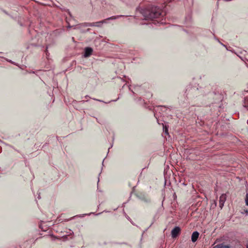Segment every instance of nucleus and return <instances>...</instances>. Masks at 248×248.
Instances as JSON below:
<instances>
[{"label": "nucleus", "instance_id": "obj_1", "mask_svg": "<svg viewBox=\"0 0 248 248\" xmlns=\"http://www.w3.org/2000/svg\"><path fill=\"white\" fill-rule=\"evenodd\" d=\"M140 12L145 20L158 18L161 14L160 10L156 7H152L150 9H141Z\"/></svg>", "mask_w": 248, "mask_h": 248}, {"label": "nucleus", "instance_id": "obj_2", "mask_svg": "<svg viewBox=\"0 0 248 248\" xmlns=\"http://www.w3.org/2000/svg\"><path fill=\"white\" fill-rule=\"evenodd\" d=\"M121 16H121V15L117 16H112L108 18L106 20H102V21H100L99 22L91 23H85V26H86V27H93V26L101 27L103 23H107V22H106L107 20L116 19L119 18V17H120Z\"/></svg>", "mask_w": 248, "mask_h": 248}, {"label": "nucleus", "instance_id": "obj_3", "mask_svg": "<svg viewBox=\"0 0 248 248\" xmlns=\"http://www.w3.org/2000/svg\"><path fill=\"white\" fill-rule=\"evenodd\" d=\"M180 230V228L179 227H175L174 228H173L171 232L172 237H176L177 235L179 234Z\"/></svg>", "mask_w": 248, "mask_h": 248}, {"label": "nucleus", "instance_id": "obj_4", "mask_svg": "<svg viewBox=\"0 0 248 248\" xmlns=\"http://www.w3.org/2000/svg\"><path fill=\"white\" fill-rule=\"evenodd\" d=\"M226 196L225 194H222L219 198V207L222 208L223 206H224V204L226 201Z\"/></svg>", "mask_w": 248, "mask_h": 248}, {"label": "nucleus", "instance_id": "obj_5", "mask_svg": "<svg viewBox=\"0 0 248 248\" xmlns=\"http://www.w3.org/2000/svg\"><path fill=\"white\" fill-rule=\"evenodd\" d=\"M93 49L91 47H87L85 48V53L84 56L85 57H88L91 55L93 52Z\"/></svg>", "mask_w": 248, "mask_h": 248}, {"label": "nucleus", "instance_id": "obj_6", "mask_svg": "<svg viewBox=\"0 0 248 248\" xmlns=\"http://www.w3.org/2000/svg\"><path fill=\"white\" fill-rule=\"evenodd\" d=\"M199 236V233L198 232H194L192 233V236H191V241L193 242H196Z\"/></svg>", "mask_w": 248, "mask_h": 248}, {"label": "nucleus", "instance_id": "obj_7", "mask_svg": "<svg viewBox=\"0 0 248 248\" xmlns=\"http://www.w3.org/2000/svg\"><path fill=\"white\" fill-rule=\"evenodd\" d=\"M213 248H230V247L228 246L223 245V244H219L215 246Z\"/></svg>", "mask_w": 248, "mask_h": 248}, {"label": "nucleus", "instance_id": "obj_8", "mask_svg": "<svg viewBox=\"0 0 248 248\" xmlns=\"http://www.w3.org/2000/svg\"><path fill=\"white\" fill-rule=\"evenodd\" d=\"M163 130L166 134H168V129L166 125L163 126Z\"/></svg>", "mask_w": 248, "mask_h": 248}, {"label": "nucleus", "instance_id": "obj_9", "mask_svg": "<svg viewBox=\"0 0 248 248\" xmlns=\"http://www.w3.org/2000/svg\"><path fill=\"white\" fill-rule=\"evenodd\" d=\"M245 201H246V205L248 206V194H246V197Z\"/></svg>", "mask_w": 248, "mask_h": 248}, {"label": "nucleus", "instance_id": "obj_10", "mask_svg": "<svg viewBox=\"0 0 248 248\" xmlns=\"http://www.w3.org/2000/svg\"><path fill=\"white\" fill-rule=\"evenodd\" d=\"M246 247L247 248H248V244L247 245Z\"/></svg>", "mask_w": 248, "mask_h": 248}, {"label": "nucleus", "instance_id": "obj_11", "mask_svg": "<svg viewBox=\"0 0 248 248\" xmlns=\"http://www.w3.org/2000/svg\"><path fill=\"white\" fill-rule=\"evenodd\" d=\"M140 24H144V23H140Z\"/></svg>", "mask_w": 248, "mask_h": 248}, {"label": "nucleus", "instance_id": "obj_12", "mask_svg": "<svg viewBox=\"0 0 248 248\" xmlns=\"http://www.w3.org/2000/svg\"><path fill=\"white\" fill-rule=\"evenodd\" d=\"M68 27L70 28H71V26H68Z\"/></svg>", "mask_w": 248, "mask_h": 248}, {"label": "nucleus", "instance_id": "obj_13", "mask_svg": "<svg viewBox=\"0 0 248 248\" xmlns=\"http://www.w3.org/2000/svg\"><path fill=\"white\" fill-rule=\"evenodd\" d=\"M246 213H247V214H248V212L247 211H246Z\"/></svg>", "mask_w": 248, "mask_h": 248}]
</instances>
